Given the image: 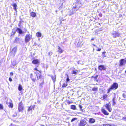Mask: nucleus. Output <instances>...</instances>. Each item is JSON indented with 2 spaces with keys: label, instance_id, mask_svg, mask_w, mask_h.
I'll list each match as a JSON object with an SVG mask.
<instances>
[{
  "label": "nucleus",
  "instance_id": "obj_1",
  "mask_svg": "<svg viewBox=\"0 0 126 126\" xmlns=\"http://www.w3.org/2000/svg\"><path fill=\"white\" fill-rule=\"evenodd\" d=\"M80 0H77L76 3L77 5L75 6H74L73 8V10L75 11H77L81 6V3Z\"/></svg>",
  "mask_w": 126,
  "mask_h": 126
},
{
  "label": "nucleus",
  "instance_id": "obj_2",
  "mask_svg": "<svg viewBox=\"0 0 126 126\" xmlns=\"http://www.w3.org/2000/svg\"><path fill=\"white\" fill-rule=\"evenodd\" d=\"M118 84L116 83H114L111 85L110 87L108 90L107 93H110L111 90H115L118 87Z\"/></svg>",
  "mask_w": 126,
  "mask_h": 126
},
{
  "label": "nucleus",
  "instance_id": "obj_3",
  "mask_svg": "<svg viewBox=\"0 0 126 126\" xmlns=\"http://www.w3.org/2000/svg\"><path fill=\"white\" fill-rule=\"evenodd\" d=\"M34 73L36 76L37 77V80H38L40 79H41L42 78V76L41 75V72L39 71H37L36 72H34Z\"/></svg>",
  "mask_w": 126,
  "mask_h": 126
},
{
  "label": "nucleus",
  "instance_id": "obj_4",
  "mask_svg": "<svg viewBox=\"0 0 126 126\" xmlns=\"http://www.w3.org/2000/svg\"><path fill=\"white\" fill-rule=\"evenodd\" d=\"M119 66L120 67L124 66L126 64V57L125 59H121L119 61Z\"/></svg>",
  "mask_w": 126,
  "mask_h": 126
},
{
  "label": "nucleus",
  "instance_id": "obj_5",
  "mask_svg": "<svg viewBox=\"0 0 126 126\" xmlns=\"http://www.w3.org/2000/svg\"><path fill=\"white\" fill-rule=\"evenodd\" d=\"M24 106L21 102L18 104V109L19 112H23V111Z\"/></svg>",
  "mask_w": 126,
  "mask_h": 126
},
{
  "label": "nucleus",
  "instance_id": "obj_6",
  "mask_svg": "<svg viewBox=\"0 0 126 126\" xmlns=\"http://www.w3.org/2000/svg\"><path fill=\"white\" fill-rule=\"evenodd\" d=\"M32 36L30 34H27L25 37V41L26 43H27L29 42L32 38Z\"/></svg>",
  "mask_w": 126,
  "mask_h": 126
},
{
  "label": "nucleus",
  "instance_id": "obj_7",
  "mask_svg": "<svg viewBox=\"0 0 126 126\" xmlns=\"http://www.w3.org/2000/svg\"><path fill=\"white\" fill-rule=\"evenodd\" d=\"M6 104L8 105L9 108H12L13 107L12 101L10 99L7 100L6 101Z\"/></svg>",
  "mask_w": 126,
  "mask_h": 126
},
{
  "label": "nucleus",
  "instance_id": "obj_8",
  "mask_svg": "<svg viewBox=\"0 0 126 126\" xmlns=\"http://www.w3.org/2000/svg\"><path fill=\"white\" fill-rule=\"evenodd\" d=\"M105 107H106V109L110 112H111L112 110L111 108V104L110 102L107 103L105 105Z\"/></svg>",
  "mask_w": 126,
  "mask_h": 126
},
{
  "label": "nucleus",
  "instance_id": "obj_9",
  "mask_svg": "<svg viewBox=\"0 0 126 126\" xmlns=\"http://www.w3.org/2000/svg\"><path fill=\"white\" fill-rule=\"evenodd\" d=\"M17 49V48L16 47H14L12 49L11 52V55H12L13 56H14L16 52V50Z\"/></svg>",
  "mask_w": 126,
  "mask_h": 126
},
{
  "label": "nucleus",
  "instance_id": "obj_10",
  "mask_svg": "<svg viewBox=\"0 0 126 126\" xmlns=\"http://www.w3.org/2000/svg\"><path fill=\"white\" fill-rule=\"evenodd\" d=\"M86 124V122L84 120H80L79 124V126H84Z\"/></svg>",
  "mask_w": 126,
  "mask_h": 126
},
{
  "label": "nucleus",
  "instance_id": "obj_11",
  "mask_svg": "<svg viewBox=\"0 0 126 126\" xmlns=\"http://www.w3.org/2000/svg\"><path fill=\"white\" fill-rule=\"evenodd\" d=\"M120 35V34L116 32H114L112 33V36L114 38L119 37Z\"/></svg>",
  "mask_w": 126,
  "mask_h": 126
},
{
  "label": "nucleus",
  "instance_id": "obj_12",
  "mask_svg": "<svg viewBox=\"0 0 126 126\" xmlns=\"http://www.w3.org/2000/svg\"><path fill=\"white\" fill-rule=\"evenodd\" d=\"M30 78L32 81L35 82L36 79V75L34 76L32 74H31L30 75Z\"/></svg>",
  "mask_w": 126,
  "mask_h": 126
},
{
  "label": "nucleus",
  "instance_id": "obj_13",
  "mask_svg": "<svg viewBox=\"0 0 126 126\" xmlns=\"http://www.w3.org/2000/svg\"><path fill=\"white\" fill-rule=\"evenodd\" d=\"M98 68L99 70L101 71L102 70H104L106 69V67L103 65H101L98 66Z\"/></svg>",
  "mask_w": 126,
  "mask_h": 126
},
{
  "label": "nucleus",
  "instance_id": "obj_14",
  "mask_svg": "<svg viewBox=\"0 0 126 126\" xmlns=\"http://www.w3.org/2000/svg\"><path fill=\"white\" fill-rule=\"evenodd\" d=\"M16 31L19 34H22L24 33L22 30L20 28H16Z\"/></svg>",
  "mask_w": 126,
  "mask_h": 126
},
{
  "label": "nucleus",
  "instance_id": "obj_15",
  "mask_svg": "<svg viewBox=\"0 0 126 126\" xmlns=\"http://www.w3.org/2000/svg\"><path fill=\"white\" fill-rule=\"evenodd\" d=\"M32 63L34 64H37L39 63L40 61L37 59H34L32 61Z\"/></svg>",
  "mask_w": 126,
  "mask_h": 126
},
{
  "label": "nucleus",
  "instance_id": "obj_16",
  "mask_svg": "<svg viewBox=\"0 0 126 126\" xmlns=\"http://www.w3.org/2000/svg\"><path fill=\"white\" fill-rule=\"evenodd\" d=\"M95 122V120L93 118H91L89 119V122L90 123H93Z\"/></svg>",
  "mask_w": 126,
  "mask_h": 126
},
{
  "label": "nucleus",
  "instance_id": "obj_17",
  "mask_svg": "<svg viewBox=\"0 0 126 126\" xmlns=\"http://www.w3.org/2000/svg\"><path fill=\"white\" fill-rule=\"evenodd\" d=\"M101 111L105 115H108L109 113L107 112V111L105 110L104 109H101Z\"/></svg>",
  "mask_w": 126,
  "mask_h": 126
},
{
  "label": "nucleus",
  "instance_id": "obj_18",
  "mask_svg": "<svg viewBox=\"0 0 126 126\" xmlns=\"http://www.w3.org/2000/svg\"><path fill=\"white\" fill-rule=\"evenodd\" d=\"M12 65L11 67L12 68H14V67L17 64V63L15 61H14L12 62Z\"/></svg>",
  "mask_w": 126,
  "mask_h": 126
},
{
  "label": "nucleus",
  "instance_id": "obj_19",
  "mask_svg": "<svg viewBox=\"0 0 126 126\" xmlns=\"http://www.w3.org/2000/svg\"><path fill=\"white\" fill-rule=\"evenodd\" d=\"M35 107V105H33L32 106H31L30 107H29L28 110V111H29L30 110H32V109H33Z\"/></svg>",
  "mask_w": 126,
  "mask_h": 126
},
{
  "label": "nucleus",
  "instance_id": "obj_20",
  "mask_svg": "<svg viewBox=\"0 0 126 126\" xmlns=\"http://www.w3.org/2000/svg\"><path fill=\"white\" fill-rule=\"evenodd\" d=\"M41 33L40 32H37L36 34V36L38 37H40L41 36Z\"/></svg>",
  "mask_w": 126,
  "mask_h": 126
},
{
  "label": "nucleus",
  "instance_id": "obj_21",
  "mask_svg": "<svg viewBox=\"0 0 126 126\" xmlns=\"http://www.w3.org/2000/svg\"><path fill=\"white\" fill-rule=\"evenodd\" d=\"M30 15L31 16L34 17H35L36 16V13L33 12L31 13Z\"/></svg>",
  "mask_w": 126,
  "mask_h": 126
},
{
  "label": "nucleus",
  "instance_id": "obj_22",
  "mask_svg": "<svg viewBox=\"0 0 126 126\" xmlns=\"http://www.w3.org/2000/svg\"><path fill=\"white\" fill-rule=\"evenodd\" d=\"M108 97V95L106 94H105L103 95V97L101 98L102 100H104L107 98Z\"/></svg>",
  "mask_w": 126,
  "mask_h": 126
},
{
  "label": "nucleus",
  "instance_id": "obj_23",
  "mask_svg": "<svg viewBox=\"0 0 126 126\" xmlns=\"http://www.w3.org/2000/svg\"><path fill=\"white\" fill-rule=\"evenodd\" d=\"M116 98V96H114L113 98L112 99V101L113 102L112 105H115L116 104V103L115 101V99Z\"/></svg>",
  "mask_w": 126,
  "mask_h": 126
},
{
  "label": "nucleus",
  "instance_id": "obj_24",
  "mask_svg": "<svg viewBox=\"0 0 126 126\" xmlns=\"http://www.w3.org/2000/svg\"><path fill=\"white\" fill-rule=\"evenodd\" d=\"M12 6L14 7V9L15 10V11H16V8L17 7L16 4V3L14 4Z\"/></svg>",
  "mask_w": 126,
  "mask_h": 126
},
{
  "label": "nucleus",
  "instance_id": "obj_25",
  "mask_svg": "<svg viewBox=\"0 0 126 126\" xmlns=\"http://www.w3.org/2000/svg\"><path fill=\"white\" fill-rule=\"evenodd\" d=\"M52 79L53 80V82H55L56 80V77L55 76H52L51 77Z\"/></svg>",
  "mask_w": 126,
  "mask_h": 126
},
{
  "label": "nucleus",
  "instance_id": "obj_26",
  "mask_svg": "<svg viewBox=\"0 0 126 126\" xmlns=\"http://www.w3.org/2000/svg\"><path fill=\"white\" fill-rule=\"evenodd\" d=\"M71 108L73 110H75L76 109V106L74 105H72L71 106Z\"/></svg>",
  "mask_w": 126,
  "mask_h": 126
},
{
  "label": "nucleus",
  "instance_id": "obj_27",
  "mask_svg": "<svg viewBox=\"0 0 126 126\" xmlns=\"http://www.w3.org/2000/svg\"><path fill=\"white\" fill-rule=\"evenodd\" d=\"M18 90L19 91H21L22 89V87L20 84H19L18 88Z\"/></svg>",
  "mask_w": 126,
  "mask_h": 126
},
{
  "label": "nucleus",
  "instance_id": "obj_28",
  "mask_svg": "<svg viewBox=\"0 0 126 126\" xmlns=\"http://www.w3.org/2000/svg\"><path fill=\"white\" fill-rule=\"evenodd\" d=\"M58 49L59 52L60 53H62L63 52V50L59 46H58Z\"/></svg>",
  "mask_w": 126,
  "mask_h": 126
},
{
  "label": "nucleus",
  "instance_id": "obj_29",
  "mask_svg": "<svg viewBox=\"0 0 126 126\" xmlns=\"http://www.w3.org/2000/svg\"><path fill=\"white\" fill-rule=\"evenodd\" d=\"M16 30H15L14 29H13L12 30L11 35H12L15 34L16 33Z\"/></svg>",
  "mask_w": 126,
  "mask_h": 126
},
{
  "label": "nucleus",
  "instance_id": "obj_30",
  "mask_svg": "<svg viewBox=\"0 0 126 126\" xmlns=\"http://www.w3.org/2000/svg\"><path fill=\"white\" fill-rule=\"evenodd\" d=\"M66 76L67 77L66 78V81L67 82L69 81L70 79L69 78L68 75V74H66Z\"/></svg>",
  "mask_w": 126,
  "mask_h": 126
},
{
  "label": "nucleus",
  "instance_id": "obj_31",
  "mask_svg": "<svg viewBox=\"0 0 126 126\" xmlns=\"http://www.w3.org/2000/svg\"><path fill=\"white\" fill-rule=\"evenodd\" d=\"M77 70H74L72 72V74H74L75 75H76L77 73Z\"/></svg>",
  "mask_w": 126,
  "mask_h": 126
},
{
  "label": "nucleus",
  "instance_id": "obj_32",
  "mask_svg": "<svg viewBox=\"0 0 126 126\" xmlns=\"http://www.w3.org/2000/svg\"><path fill=\"white\" fill-rule=\"evenodd\" d=\"M98 88L94 87L92 89V90L93 91H97Z\"/></svg>",
  "mask_w": 126,
  "mask_h": 126
},
{
  "label": "nucleus",
  "instance_id": "obj_33",
  "mask_svg": "<svg viewBox=\"0 0 126 126\" xmlns=\"http://www.w3.org/2000/svg\"><path fill=\"white\" fill-rule=\"evenodd\" d=\"M103 126H112V125H111L110 124H103Z\"/></svg>",
  "mask_w": 126,
  "mask_h": 126
},
{
  "label": "nucleus",
  "instance_id": "obj_34",
  "mask_svg": "<svg viewBox=\"0 0 126 126\" xmlns=\"http://www.w3.org/2000/svg\"><path fill=\"white\" fill-rule=\"evenodd\" d=\"M77 118H72L71 120V122H73L75 121V120H77Z\"/></svg>",
  "mask_w": 126,
  "mask_h": 126
},
{
  "label": "nucleus",
  "instance_id": "obj_35",
  "mask_svg": "<svg viewBox=\"0 0 126 126\" xmlns=\"http://www.w3.org/2000/svg\"><path fill=\"white\" fill-rule=\"evenodd\" d=\"M19 39L18 38H16L15 42H17L19 41Z\"/></svg>",
  "mask_w": 126,
  "mask_h": 126
},
{
  "label": "nucleus",
  "instance_id": "obj_36",
  "mask_svg": "<svg viewBox=\"0 0 126 126\" xmlns=\"http://www.w3.org/2000/svg\"><path fill=\"white\" fill-rule=\"evenodd\" d=\"M79 107L80 109V110L83 111V110L82 109V106L80 105H79Z\"/></svg>",
  "mask_w": 126,
  "mask_h": 126
},
{
  "label": "nucleus",
  "instance_id": "obj_37",
  "mask_svg": "<svg viewBox=\"0 0 126 126\" xmlns=\"http://www.w3.org/2000/svg\"><path fill=\"white\" fill-rule=\"evenodd\" d=\"M106 53V52L105 51H104L102 53V54L103 55V57H106V56L105 54Z\"/></svg>",
  "mask_w": 126,
  "mask_h": 126
},
{
  "label": "nucleus",
  "instance_id": "obj_38",
  "mask_svg": "<svg viewBox=\"0 0 126 126\" xmlns=\"http://www.w3.org/2000/svg\"><path fill=\"white\" fill-rule=\"evenodd\" d=\"M52 52L51 51L49 52L48 53V54L49 56H50L52 54Z\"/></svg>",
  "mask_w": 126,
  "mask_h": 126
},
{
  "label": "nucleus",
  "instance_id": "obj_39",
  "mask_svg": "<svg viewBox=\"0 0 126 126\" xmlns=\"http://www.w3.org/2000/svg\"><path fill=\"white\" fill-rule=\"evenodd\" d=\"M98 77V75H97V76H92V78H94L95 79H96L97 77Z\"/></svg>",
  "mask_w": 126,
  "mask_h": 126
},
{
  "label": "nucleus",
  "instance_id": "obj_40",
  "mask_svg": "<svg viewBox=\"0 0 126 126\" xmlns=\"http://www.w3.org/2000/svg\"><path fill=\"white\" fill-rule=\"evenodd\" d=\"M3 109V105L1 104H0V109Z\"/></svg>",
  "mask_w": 126,
  "mask_h": 126
},
{
  "label": "nucleus",
  "instance_id": "obj_41",
  "mask_svg": "<svg viewBox=\"0 0 126 126\" xmlns=\"http://www.w3.org/2000/svg\"><path fill=\"white\" fill-rule=\"evenodd\" d=\"M122 120H124L125 121H126V117L124 116L123 117Z\"/></svg>",
  "mask_w": 126,
  "mask_h": 126
},
{
  "label": "nucleus",
  "instance_id": "obj_42",
  "mask_svg": "<svg viewBox=\"0 0 126 126\" xmlns=\"http://www.w3.org/2000/svg\"><path fill=\"white\" fill-rule=\"evenodd\" d=\"M67 85L65 83H64L62 86L63 87H65Z\"/></svg>",
  "mask_w": 126,
  "mask_h": 126
},
{
  "label": "nucleus",
  "instance_id": "obj_43",
  "mask_svg": "<svg viewBox=\"0 0 126 126\" xmlns=\"http://www.w3.org/2000/svg\"><path fill=\"white\" fill-rule=\"evenodd\" d=\"M41 80H42V83H40V85H41L42 84H43V83H44V81L43 79H41Z\"/></svg>",
  "mask_w": 126,
  "mask_h": 126
},
{
  "label": "nucleus",
  "instance_id": "obj_44",
  "mask_svg": "<svg viewBox=\"0 0 126 126\" xmlns=\"http://www.w3.org/2000/svg\"><path fill=\"white\" fill-rule=\"evenodd\" d=\"M17 113H16V114H15V115H12V116L13 117H16L17 116Z\"/></svg>",
  "mask_w": 126,
  "mask_h": 126
},
{
  "label": "nucleus",
  "instance_id": "obj_45",
  "mask_svg": "<svg viewBox=\"0 0 126 126\" xmlns=\"http://www.w3.org/2000/svg\"><path fill=\"white\" fill-rule=\"evenodd\" d=\"M72 103V102H70V101H69L68 100V101H67V103L68 104H70Z\"/></svg>",
  "mask_w": 126,
  "mask_h": 126
},
{
  "label": "nucleus",
  "instance_id": "obj_46",
  "mask_svg": "<svg viewBox=\"0 0 126 126\" xmlns=\"http://www.w3.org/2000/svg\"><path fill=\"white\" fill-rule=\"evenodd\" d=\"M13 75V72H11L10 73V76H12Z\"/></svg>",
  "mask_w": 126,
  "mask_h": 126
},
{
  "label": "nucleus",
  "instance_id": "obj_47",
  "mask_svg": "<svg viewBox=\"0 0 126 126\" xmlns=\"http://www.w3.org/2000/svg\"><path fill=\"white\" fill-rule=\"evenodd\" d=\"M77 46L78 47H80V43H79V42H78V43L77 44Z\"/></svg>",
  "mask_w": 126,
  "mask_h": 126
},
{
  "label": "nucleus",
  "instance_id": "obj_48",
  "mask_svg": "<svg viewBox=\"0 0 126 126\" xmlns=\"http://www.w3.org/2000/svg\"><path fill=\"white\" fill-rule=\"evenodd\" d=\"M9 80L10 81H12V79L11 78H9Z\"/></svg>",
  "mask_w": 126,
  "mask_h": 126
},
{
  "label": "nucleus",
  "instance_id": "obj_49",
  "mask_svg": "<svg viewBox=\"0 0 126 126\" xmlns=\"http://www.w3.org/2000/svg\"><path fill=\"white\" fill-rule=\"evenodd\" d=\"M101 50V48H99L97 49L96 50L97 51H100Z\"/></svg>",
  "mask_w": 126,
  "mask_h": 126
},
{
  "label": "nucleus",
  "instance_id": "obj_50",
  "mask_svg": "<svg viewBox=\"0 0 126 126\" xmlns=\"http://www.w3.org/2000/svg\"><path fill=\"white\" fill-rule=\"evenodd\" d=\"M34 70L36 71H38V70H37V69L36 68H34Z\"/></svg>",
  "mask_w": 126,
  "mask_h": 126
},
{
  "label": "nucleus",
  "instance_id": "obj_51",
  "mask_svg": "<svg viewBox=\"0 0 126 126\" xmlns=\"http://www.w3.org/2000/svg\"><path fill=\"white\" fill-rule=\"evenodd\" d=\"M93 45L94 46H95V47H96V48H98V47H97V46H95V45L93 44Z\"/></svg>",
  "mask_w": 126,
  "mask_h": 126
},
{
  "label": "nucleus",
  "instance_id": "obj_52",
  "mask_svg": "<svg viewBox=\"0 0 126 126\" xmlns=\"http://www.w3.org/2000/svg\"><path fill=\"white\" fill-rule=\"evenodd\" d=\"M62 8V6H61V7H60L59 8V9H61Z\"/></svg>",
  "mask_w": 126,
  "mask_h": 126
},
{
  "label": "nucleus",
  "instance_id": "obj_53",
  "mask_svg": "<svg viewBox=\"0 0 126 126\" xmlns=\"http://www.w3.org/2000/svg\"><path fill=\"white\" fill-rule=\"evenodd\" d=\"M94 39L93 38H92L91 39V41H94Z\"/></svg>",
  "mask_w": 126,
  "mask_h": 126
},
{
  "label": "nucleus",
  "instance_id": "obj_54",
  "mask_svg": "<svg viewBox=\"0 0 126 126\" xmlns=\"http://www.w3.org/2000/svg\"><path fill=\"white\" fill-rule=\"evenodd\" d=\"M112 126H117L116 125H112Z\"/></svg>",
  "mask_w": 126,
  "mask_h": 126
},
{
  "label": "nucleus",
  "instance_id": "obj_55",
  "mask_svg": "<svg viewBox=\"0 0 126 126\" xmlns=\"http://www.w3.org/2000/svg\"><path fill=\"white\" fill-rule=\"evenodd\" d=\"M44 126V125H41L40 126Z\"/></svg>",
  "mask_w": 126,
  "mask_h": 126
},
{
  "label": "nucleus",
  "instance_id": "obj_56",
  "mask_svg": "<svg viewBox=\"0 0 126 126\" xmlns=\"http://www.w3.org/2000/svg\"><path fill=\"white\" fill-rule=\"evenodd\" d=\"M61 1H63L64 0H60Z\"/></svg>",
  "mask_w": 126,
  "mask_h": 126
},
{
  "label": "nucleus",
  "instance_id": "obj_57",
  "mask_svg": "<svg viewBox=\"0 0 126 126\" xmlns=\"http://www.w3.org/2000/svg\"><path fill=\"white\" fill-rule=\"evenodd\" d=\"M125 73H126V71H125Z\"/></svg>",
  "mask_w": 126,
  "mask_h": 126
},
{
  "label": "nucleus",
  "instance_id": "obj_58",
  "mask_svg": "<svg viewBox=\"0 0 126 126\" xmlns=\"http://www.w3.org/2000/svg\"><path fill=\"white\" fill-rule=\"evenodd\" d=\"M57 11H56V12H57Z\"/></svg>",
  "mask_w": 126,
  "mask_h": 126
}]
</instances>
